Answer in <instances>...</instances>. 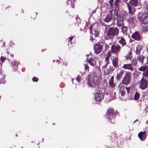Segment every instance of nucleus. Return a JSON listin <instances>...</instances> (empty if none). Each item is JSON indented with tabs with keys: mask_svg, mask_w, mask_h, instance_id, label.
Instances as JSON below:
<instances>
[{
	"mask_svg": "<svg viewBox=\"0 0 148 148\" xmlns=\"http://www.w3.org/2000/svg\"><path fill=\"white\" fill-rule=\"evenodd\" d=\"M138 0H130L127 5L128 9L129 14H132L135 11V7H137L139 5Z\"/></svg>",
	"mask_w": 148,
	"mask_h": 148,
	"instance_id": "f257e3e1",
	"label": "nucleus"
},
{
	"mask_svg": "<svg viewBox=\"0 0 148 148\" xmlns=\"http://www.w3.org/2000/svg\"><path fill=\"white\" fill-rule=\"evenodd\" d=\"M119 33V31L118 29L116 27H110L108 30L107 33L104 34V36L105 37L110 38L114 36L117 35Z\"/></svg>",
	"mask_w": 148,
	"mask_h": 148,
	"instance_id": "f03ea898",
	"label": "nucleus"
},
{
	"mask_svg": "<svg viewBox=\"0 0 148 148\" xmlns=\"http://www.w3.org/2000/svg\"><path fill=\"white\" fill-rule=\"evenodd\" d=\"M114 111L112 109H109L106 113V117L111 123H114L115 121Z\"/></svg>",
	"mask_w": 148,
	"mask_h": 148,
	"instance_id": "7ed1b4c3",
	"label": "nucleus"
},
{
	"mask_svg": "<svg viewBox=\"0 0 148 148\" xmlns=\"http://www.w3.org/2000/svg\"><path fill=\"white\" fill-rule=\"evenodd\" d=\"M148 86V81L142 77L139 82V87L141 90L146 89Z\"/></svg>",
	"mask_w": 148,
	"mask_h": 148,
	"instance_id": "20e7f679",
	"label": "nucleus"
},
{
	"mask_svg": "<svg viewBox=\"0 0 148 148\" xmlns=\"http://www.w3.org/2000/svg\"><path fill=\"white\" fill-rule=\"evenodd\" d=\"M138 70L143 71V77L144 78L148 76V69L147 66H141L138 69Z\"/></svg>",
	"mask_w": 148,
	"mask_h": 148,
	"instance_id": "39448f33",
	"label": "nucleus"
},
{
	"mask_svg": "<svg viewBox=\"0 0 148 148\" xmlns=\"http://www.w3.org/2000/svg\"><path fill=\"white\" fill-rule=\"evenodd\" d=\"M121 47L119 44L114 45L111 47V51L114 53H117L120 51Z\"/></svg>",
	"mask_w": 148,
	"mask_h": 148,
	"instance_id": "423d86ee",
	"label": "nucleus"
},
{
	"mask_svg": "<svg viewBox=\"0 0 148 148\" xmlns=\"http://www.w3.org/2000/svg\"><path fill=\"white\" fill-rule=\"evenodd\" d=\"M130 74L129 73H126L125 76L122 82L123 84H128L130 82Z\"/></svg>",
	"mask_w": 148,
	"mask_h": 148,
	"instance_id": "0eeeda50",
	"label": "nucleus"
},
{
	"mask_svg": "<svg viewBox=\"0 0 148 148\" xmlns=\"http://www.w3.org/2000/svg\"><path fill=\"white\" fill-rule=\"evenodd\" d=\"M117 39L118 42L121 45L122 47L126 45V43L125 40L123 37L118 36Z\"/></svg>",
	"mask_w": 148,
	"mask_h": 148,
	"instance_id": "6e6552de",
	"label": "nucleus"
},
{
	"mask_svg": "<svg viewBox=\"0 0 148 148\" xmlns=\"http://www.w3.org/2000/svg\"><path fill=\"white\" fill-rule=\"evenodd\" d=\"M138 137L140 140L142 141L144 140L147 136V134L145 132H141L139 133L138 135Z\"/></svg>",
	"mask_w": 148,
	"mask_h": 148,
	"instance_id": "1a4fd4ad",
	"label": "nucleus"
},
{
	"mask_svg": "<svg viewBox=\"0 0 148 148\" xmlns=\"http://www.w3.org/2000/svg\"><path fill=\"white\" fill-rule=\"evenodd\" d=\"M119 88L120 89V92L122 96L124 95L125 92L126 91V87H123V85L121 84L119 85Z\"/></svg>",
	"mask_w": 148,
	"mask_h": 148,
	"instance_id": "9d476101",
	"label": "nucleus"
},
{
	"mask_svg": "<svg viewBox=\"0 0 148 148\" xmlns=\"http://www.w3.org/2000/svg\"><path fill=\"white\" fill-rule=\"evenodd\" d=\"M110 14L112 16L114 20L118 18V12L117 10L114 9L112 10L110 12Z\"/></svg>",
	"mask_w": 148,
	"mask_h": 148,
	"instance_id": "9b49d317",
	"label": "nucleus"
},
{
	"mask_svg": "<svg viewBox=\"0 0 148 148\" xmlns=\"http://www.w3.org/2000/svg\"><path fill=\"white\" fill-rule=\"evenodd\" d=\"M142 20L144 24L148 23V14L145 13H143L142 15Z\"/></svg>",
	"mask_w": 148,
	"mask_h": 148,
	"instance_id": "f8f14e48",
	"label": "nucleus"
},
{
	"mask_svg": "<svg viewBox=\"0 0 148 148\" xmlns=\"http://www.w3.org/2000/svg\"><path fill=\"white\" fill-rule=\"evenodd\" d=\"M99 81V77L96 75H94L92 77V83L95 85L98 84Z\"/></svg>",
	"mask_w": 148,
	"mask_h": 148,
	"instance_id": "ddd939ff",
	"label": "nucleus"
},
{
	"mask_svg": "<svg viewBox=\"0 0 148 148\" xmlns=\"http://www.w3.org/2000/svg\"><path fill=\"white\" fill-rule=\"evenodd\" d=\"M95 95V99L97 101L99 102L102 99V95L99 92H96Z\"/></svg>",
	"mask_w": 148,
	"mask_h": 148,
	"instance_id": "4468645a",
	"label": "nucleus"
},
{
	"mask_svg": "<svg viewBox=\"0 0 148 148\" xmlns=\"http://www.w3.org/2000/svg\"><path fill=\"white\" fill-rule=\"evenodd\" d=\"M94 49L95 53L97 54L100 52L102 49V48L98 45L96 44L94 45Z\"/></svg>",
	"mask_w": 148,
	"mask_h": 148,
	"instance_id": "2eb2a0df",
	"label": "nucleus"
},
{
	"mask_svg": "<svg viewBox=\"0 0 148 148\" xmlns=\"http://www.w3.org/2000/svg\"><path fill=\"white\" fill-rule=\"evenodd\" d=\"M132 37L133 39L136 40H139L141 38V37L138 32H136L133 34Z\"/></svg>",
	"mask_w": 148,
	"mask_h": 148,
	"instance_id": "dca6fc26",
	"label": "nucleus"
},
{
	"mask_svg": "<svg viewBox=\"0 0 148 148\" xmlns=\"http://www.w3.org/2000/svg\"><path fill=\"white\" fill-rule=\"evenodd\" d=\"M88 62L89 64L92 66H95L96 64L95 59L94 58H90L88 60Z\"/></svg>",
	"mask_w": 148,
	"mask_h": 148,
	"instance_id": "f3484780",
	"label": "nucleus"
},
{
	"mask_svg": "<svg viewBox=\"0 0 148 148\" xmlns=\"http://www.w3.org/2000/svg\"><path fill=\"white\" fill-rule=\"evenodd\" d=\"M114 76H112L109 81V86L112 88H113L115 86V84L114 82Z\"/></svg>",
	"mask_w": 148,
	"mask_h": 148,
	"instance_id": "a211bd4d",
	"label": "nucleus"
},
{
	"mask_svg": "<svg viewBox=\"0 0 148 148\" xmlns=\"http://www.w3.org/2000/svg\"><path fill=\"white\" fill-rule=\"evenodd\" d=\"M75 1V0H69L66 2L67 5L70 6L72 8H74V3Z\"/></svg>",
	"mask_w": 148,
	"mask_h": 148,
	"instance_id": "6ab92c4d",
	"label": "nucleus"
},
{
	"mask_svg": "<svg viewBox=\"0 0 148 148\" xmlns=\"http://www.w3.org/2000/svg\"><path fill=\"white\" fill-rule=\"evenodd\" d=\"M123 18L122 17H119L117 20V26L119 27L121 26L123 23Z\"/></svg>",
	"mask_w": 148,
	"mask_h": 148,
	"instance_id": "aec40b11",
	"label": "nucleus"
},
{
	"mask_svg": "<svg viewBox=\"0 0 148 148\" xmlns=\"http://www.w3.org/2000/svg\"><path fill=\"white\" fill-rule=\"evenodd\" d=\"M123 68L125 69H128L131 71L133 70V68L131 64H125L123 66Z\"/></svg>",
	"mask_w": 148,
	"mask_h": 148,
	"instance_id": "412c9836",
	"label": "nucleus"
},
{
	"mask_svg": "<svg viewBox=\"0 0 148 148\" xmlns=\"http://www.w3.org/2000/svg\"><path fill=\"white\" fill-rule=\"evenodd\" d=\"M18 64L19 62L16 60H15L14 62L12 63V64L14 67V70L15 71H16L17 69Z\"/></svg>",
	"mask_w": 148,
	"mask_h": 148,
	"instance_id": "4be33fe9",
	"label": "nucleus"
},
{
	"mask_svg": "<svg viewBox=\"0 0 148 148\" xmlns=\"http://www.w3.org/2000/svg\"><path fill=\"white\" fill-rule=\"evenodd\" d=\"M112 63L114 66H116L118 63V58L117 57H114L112 60Z\"/></svg>",
	"mask_w": 148,
	"mask_h": 148,
	"instance_id": "5701e85b",
	"label": "nucleus"
},
{
	"mask_svg": "<svg viewBox=\"0 0 148 148\" xmlns=\"http://www.w3.org/2000/svg\"><path fill=\"white\" fill-rule=\"evenodd\" d=\"M124 73V71L123 70H121L119 73H118L116 77V78L117 80H119L121 77Z\"/></svg>",
	"mask_w": 148,
	"mask_h": 148,
	"instance_id": "b1692460",
	"label": "nucleus"
},
{
	"mask_svg": "<svg viewBox=\"0 0 148 148\" xmlns=\"http://www.w3.org/2000/svg\"><path fill=\"white\" fill-rule=\"evenodd\" d=\"M142 47L140 45H138L136 48V52L137 54H139L141 51Z\"/></svg>",
	"mask_w": 148,
	"mask_h": 148,
	"instance_id": "393cba45",
	"label": "nucleus"
},
{
	"mask_svg": "<svg viewBox=\"0 0 148 148\" xmlns=\"http://www.w3.org/2000/svg\"><path fill=\"white\" fill-rule=\"evenodd\" d=\"M87 79V84L90 87H92V85L90 82V75H88L86 77Z\"/></svg>",
	"mask_w": 148,
	"mask_h": 148,
	"instance_id": "a878e982",
	"label": "nucleus"
},
{
	"mask_svg": "<svg viewBox=\"0 0 148 148\" xmlns=\"http://www.w3.org/2000/svg\"><path fill=\"white\" fill-rule=\"evenodd\" d=\"M138 60L140 62V63H143V60L144 58V57L142 55H138L137 56Z\"/></svg>",
	"mask_w": 148,
	"mask_h": 148,
	"instance_id": "bb28decb",
	"label": "nucleus"
},
{
	"mask_svg": "<svg viewBox=\"0 0 148 148\" xmlns=\"http://www.w3.org/2000/svg\"><path fill=\"white\" fill-rule=\"evenodd\" d=\"M113 18L110 15H108L105 18V21L106 22H108Z\"/></svg>",
	"mask_w": 148,
	"mask_h": 148,
	"instance_id": "cd10ccee",
	"label": "nucleus"
},
{
	"mask_svg": "<svg viewBox=\"0 0 148 148\" xmlns=\"http://www.w3.org/2000/svg\"><path fill=\"white\" fill-rule=\"evenodd\" d=\"M73 38V36H72L69 37V38L66 40V42H68V45H71L72 43V40Z\"/></svg>",
	"mask_w": 148,
	"mask_h": 148,
	"instance_id": "c85d7f7f",
	"label": "nucleus"
},
{
	"mask_svg": "<svg viewBox=\"0 0 148 148\" xmlns=\"http://www.w3.org/2000/svg\"><path fill=\"white\" fill-rule=\"evenodd\" d=\"M125 57L127 59H131L132 58V52L131 51L129 52L126 56Z\"/></svg>",
	"mask_w": 148,
	"mask_h": 148,
	"instance_id": "c756f323",
	"label": "nucleus"
},
{
	"mask_svg": "<svg viewBox=\"0 0 148 148\" xmlns=\"http://www.w3.org/2000/svg\"><path fill=\"white\" fill-rule=\"evenodd\" d=\"M140 97V94L138 92H136L134 95V99L135 100H138Z\"/></svg>",
	"mask_w": 148,
	"mask_h": 148,
	"instance_id": "7c9ffc66",
	"label": "nucleus"
},
{
	"mask_svg": "<svg viewBox=\"0 0 148 148\" xmlns=\"http://www.w3.org/2000/svg\"><path fill=\"white\" fill-rule=\"evenodd\" d=\"M127 28L126 27H123L122 28V32L123 34H125L127 32Z\"/></svg>",
	"mask_w": 148,
	"mask_h": 148,
	"instance_id": "2f4dec72",
	"label": "nucleus"
},
{
	"mask_svg": "<svg viewBox=\"0 0 148 148\" xmlns=\"http://www.w3.org/2000/svg\"><path fill=\"white\" fill-rule=\"evenodd\" d=\"M5 77V75L0 73V81L2 82V80H4V78Z\"/></svg>",
	"mask_w": 148,
	"mask_h": 148,
	"instance_id": "473e14b6",
	"label": "nucleus"
},
{
	"mask_svg": "<svg viewBox=\"0 0 148 148\" xmlns=\"http://www.w3.org/2000/svg\"><path fill=\"white\" fill-rule=\"evenodd\" d=\"M134 17H132L129 18L128 20V21H129V23H133L134 21Z\"/></svg>",
	"mask_w": 148,
	"mask_h": 148,
	"instance_id": "72a5a7b5",
	"label": "nucleus"
},
{
	"mask_svg": "<svg viewBox=\"0 0 148 148\" xmlns=\"http://www.w3.org/2000/svg\"><path fill=\"white\" fill-rule=\"evenodd\" d=\"M82 78L79 76H78L76 78V81L78 82L81 81L82 80Z\"/></svg>",
	"mask_w": 148,
	"mask_h": 148,
	"instance_id": "f704fd0d",
	"label": "nucleus"
},
{
	"mask_svg": "<svg viewBox=\"0 0 148 148\" xmlns=\"http://www.w3.org/2000/svg\"><path fill=\"white\" fill-rule=\"evenodd\" d=\"M84 67L85 69V70L86 71H89V67L88 65L86 64H84Z\"/></svg>",
	"mask_w": 148,
	"mask_h": 148,
	"instance_id": "c9c22d12",
	"label": "nucleus"
},
{
	"mask_svg": "<svg viewBox=\"0 0 148 148\" xmlns=\"http://www.w3.org/2000/svg\"><path fill=\"white\" fill-rule=\"evenodd\" d=\"M0 60L2 62H4V60H6V58L2 56L1 57Z\"/></svg>",
	"mask_w": 148,
	"mask_h": 148,
	"instance_id": "e433bc0d",
	"label": "nucleus"
},
{
	"mask_svg": "<svg viewBox=\"0 0 148 148\" xmlns=\"http://www.w3.org/2000/svg\"><path fill=\"white\" fill-rule=\"evenodd\" d=\"M99 34V32H96L95 31V33L94 36L95 37H96L98 36V35Z\"/></svg>",
	"mask_w": 148,
	"mask_h": 148,
	"instance_id": "4c0bfd02",
	"label": "nucleus"
},
{
	"mask_svg": "<svg viewBox=\"0 0 148 148\" xmlns=\"http://www.w3.org/2000/svg\"><path fill=\"white\" fill-rule=\"evenodd\" d=\"M148 92L147 91H144L143 92V95L144 96H146L148 95Z\"/></svg>",
	"mask_w": 148,
	"mask_h": 148,
	"instance_id": "58836bf2",
	"label": "nucleus"
},
{
	"mask_svg": "<svg viewBox=\"0 0 148 148\" xmlns=\"http://www.w3.org/2000/svg\"><path fill=\"white\" fill-rule=\"evenodd\" d=\"M32 80L33 82H37L38 80V79L37 77H34L32 78Z\"/></svg>",
	"mask_w": 148,
	"mask_h": 148,
	"instance_id": "ea45409f",
	"label": "nucleus"
},
{
	"mask_svg": "<svg viewBox=\"0 0 148 148\" xmlns=\"http://www.w3.org/2000/svg\"><path fill=\"white\" fill-rule=\"evenodd\" d=\"M132 63L133 65H135L137 64V61L136 60H133L132 61Z\"/></svg>",
	"mask_w": 148,
	"mask_h": 148,
	"instance_id": "a19ab883",
	"label": "nucleus"
},
{
	"mask_svg": "<svg viewBox=\"0 0 148 148\" xmlns=\"http://www.w3.org/2000/svg\"><path fill=\"white\" fill-rule=\"evenodd\" d=\"M94 26L93 25H90L89 27V30L90 31V33H92V29L93 27V26Z\"/></svg>",
	"mask_w": 148,
	"mask_h": 148,
	"instance_id": "79ce46f5",
	"label": "nucleus"
},
{
	"mask_svg": "<svg viewBox=\"0 0 148 148\" xmlns=\"http://www.w3.org/2000/svg\"><path fill=\"white\" fill-rule=\"evenodd\" d=\"M130 90V88L129 87L127 88L126 87V91H127V92L128 93L129 91Z\"/></svg>",
	"mask_w": 148,
	"mask_h": 148,
	"instance_id": "37998d69",
	"label": "nucleus"
},
{
	"mask_svg": "<svg viewBox=\"0 0 148 148\" xmlns=\"http://www.w3.org/2000/svg\"><path fill=\"white\" fill-rule=\"evenodd\" d=\"M109 57L108 56H107L106 58H105V60L106 61H107L109 59Z\"/></svg>",
	"mask_w": 148,
	"mask_h": 148,
	"instance_id": "c03bdc74",
	"label": "nucleus"
},
{
	"mask_svg": "<svg viewBox=\"0 0 148 148\" xmlns=\"http://www.w3.org/2000/svg\"><path fill=\"white\" fill-rule=\"evenodd\" d=\"M113 1L114 0H110V1H109V3L110 4H111L113 3Z\"/></svg>",
	"mask_w": 148,
	"mask_h": 148,
	"instance_id": "a18cd8bd",
	"label": "nucleus"
},
{
	"mask_svg": "<svg viewBox=\"0 0 148 148\" xmlns=\"http://www.w3.org/2000/svg\"><path fill=\"white\" fill-rule=\"evenodd\" d=\"M61 59H60L59 61L58 60H57L56 61L58 62V63L59 64L60 62H61Z\"/></svg>",
	"mask_w": 148,
	"mask_h": 148,
	"instance_id": "49530a36",
	"label": "nucleus"
},
{
	"mask_svg": "<svg viewBox=\"0 0 148 148\" xmlns=\"http://www.w3.org/2000/svg\"><path fill=\"white\" fill-rule=\"evenodd\" d=\"M10 56L11 57H12V58H13L14 56L12 54H10Z\"/></svg>",
	"mask_w": 148,
	"mask_h": 148,
	"instance_id": "de8ad7c7",
	"label": "nucleus"
},
{
	"mask_svg": "<svg viewBox=\"0 0 148 148\" xmlns=\"http://www.w3.org/2000/svg\"><path fill=\"white\" fill-rule=\"evenodd\" d=\"M90 39L92 41L93 40V38L92 37H91V38H90Z\"/></svg>",
	"mask_w": 148,
	"mask_h": 148,
	"instance_id": "09e8293b",
	"label": "nucleus"
},
{
	"mask_svg": "<svg viewBox=\"0 0 148 148\" xmlns=\"http://www.w3.org/2000/svg\"><path fill=\"white\" fill-rule=\"evenodd\" d=\"M8 60H11V59L9 57H8Z\"/></svg>",
	"mask_w": 148,
	"mask_h": 148,
	"instance_id": "8fccbe9b",
	"label": "nucleus"
},
{
	"mask_svg": "<svg viewBox=\"0 0 148 148\" xmlns=\"http://www.w3.org/2000/svg\"><path fill=\"white\" fill-rule=\"evenodd\" d=\"M44 51V50L42 49V50L41 51H42V52H43Z\"/></svg>",
	"mask_w": 148,
	"mask_h": 148,
	"instance_id": "3c124183",
	"label": "nucleus"
},
{
	"mask_svg": "<svg viewBox=\"0 0 148 148\" xmlns=\"http://www.w3.org/2000/svg\"><path fill=\"white\" fill-rule=\"evenodd\" d=\"M73 79H72V82H73Z\"/></svg>",
	"mask_w": 148,
	"mask_h": 148,
	"instance_id": "603ef678",
	"label": "nucleus"
},
{
	"mask_svg": "<svg viewBox=\"0 0 148 148\" xmlns=\"http://www.w3.org/2000/svg\"><path fill=\"white\" fill-rule=\"evenodd\" d=\"M147 123H148V121H147L146 122V124H147Z\"/></svg>",
	"mask_w": 148,
	"mask_h": 148,
	"instance_id": "864d4df0",
	"label": "nucleus"
},
{
	"mask_svg": "<svg viewBox=\"0 0 148 148\" xmlns=\"http://www.w3.org/2000/svg\"><path fill=\"white\" fill-rule=\"evenodd\" d=\"M2 65V64H0V66H1Z\"/></svg>",
	"mask_w": 148,
	"mask_h": 148,
	"instance_id": "5fc2aeb1",
	"label": "nucleus"
},
{
	"mask_svg": "<svg viewBox=\"0 0 148 148\" xmlns=\"http://www.w3.org/2000/svg\"><path fill=\"white\" fill-rule=\"evenodd\" d=\"M89 55H87V56H89Z\"/></svg>",
	"mask_w": 148,
	"mask_h": 148,
	"instance_id": "6e6d98bb",
	"label": "nucleus"
},
{
	"mask_svg": "<svg viewBox=\"0 0 148 148\" xmlns=\"http://www.w3.org/2000/svg\"><path fill=\"white\" fill-rule=\"evenodd\" d=\"M115 93H116V92H114V94H115Z\"/></svg>",
	"mask_w": 148,
	"mask_h": 148,
	"instance_id": "4d7b16f0",
	"label": "nucleus"
},
{
	"mask_svg": "<svg viewBox=\"0 0 148 148\" xmlns=\"http://www.w3.org/2000/svg\"><path fill=\"white\" fill-rule=\"evenodd\" d=\"M54 60H53V62H54Z\"/></svg>",
	"mask_w": 148,
	"mask_h": 148,
	"instance_id": "13d9d810",
	"label": "nucleus"
}]
</instances>
